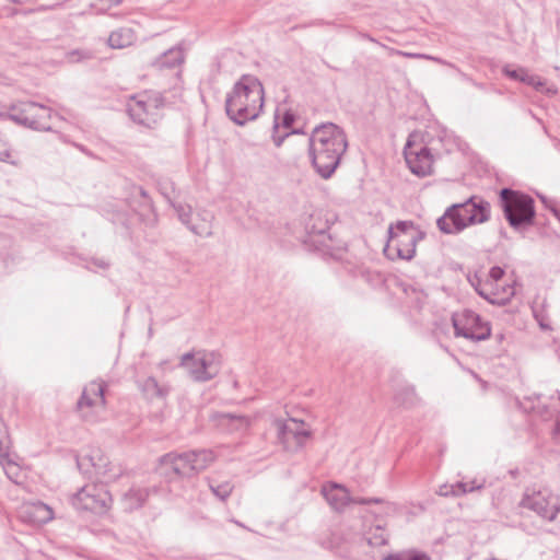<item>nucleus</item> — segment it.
I'll list each match as a JSON object with an SVG mask.
<instances>
[{"label":"nucleus","mask_w":560,"mask_h":560,"mask_svg":"<svg viewBox=\"0 0 560 560\" xmlns=\"http://www.w3.org/2000/svg\"><path fill=\"white\" fill-rule=\"evenodd\" d=\"M217 419L221 423H226L231 430L234 431H245L250 427V419L245 416H235L232 413H223L218 416L212 415V421Z\"/></svg>","instance_id":"28"},{"label":"nucleus","mask_w":560,"mask_h":560,"mask_svg":"<svg viewBox=\"0 0 560 560\" xmlns=\"http://www.w3.org/2000/svg\"><path fill=\"white\" fill-rule=\"evenodd\" d=\"M330 229L327 214L323 211H314L305 221L307 242L323 252L340 249L341 245L335 244Z\"/></svg>","instance_id":"11"},{"label":"nucleus","mask_w":560,"mask_h":560,"mask_svg":"<svg viewBox=\"0 0 560 560\" xmlns=\"http://www.w3.org/2000/svg\"><path fill=\"white\" fill-rule=\"evenodd\" d=\"M281 142H282L281 139L276 140V145L279 147L281 144Z\"/></svg>","instance_id":"44"},{"label":"nucleus","mask_w":560,"mask_h":560,"mask_svg":"<svg viewBox=\"0 0 560 560\" xmlns=\"http://www.w3.org/2000/svg\"><path fill=\"white\" fill-rule=\"evenodd\" d=\"M404 155L412 174L419 177L432 174L433 155L427 147H415L411 140L408 139L404 149Z\"/></svg>","instance_id":"15"},{"label":"nucleus","mask_w":560,"mask_h":560,"mask_svg":"<svg viewBox=\"0 0 560 560\" xmlns=\"http://www.w3.org/2000/svg\"><path fill=\"white\" fill-rule=\"evenodd\" d=\"M101 268H107L108 264H106L105 261H100L97 264Z\"/></svg>","instance_id":"42"},{"label":"nucleus","mask_w":560,"mask_h":560,"mask_svg":"<svg viewBox=\"0 0 560 560\" xmlns=\"http://www.w3.org/2000/svg\"><path fill=\"white\" fill-rule=\"evenodd\" d=\"M148 497V489L132 487L128 492L124 494L125 506L130 511L139 509L143 505Z\"/></svg>","instance_id":"27"},{"label":"nucleus","mask_w":560,"mask_h":560,"mask_svg":"<svg viewBox=\"0 0 560 560\" xmlns=\"http://www.w3.org/2000/svg\"><path fill=\"white\" fill-rule=\"evenodd\" d=\"M9 435L3 420L0 418V458L8 456Z\"/></svg>","instance_id":"34"},{"label":"nucleus","mask_w":560,"mask_h":560,"mask_svg":"<svg viewBox=\"0 0 560 560\" xmlns=\"http://www.w3.org/2000/svg\"><path fill=\"white\" fill-rule=\"evenodd\" d=\"M105 384L102 382H91L88 384L78 400L77 407L78 410L82 412V417L85 420L92 421L93 416L90 412L84 411L85 408L93 409L94 411H100L105 408Z\"/></svg>","instance_id":"17"},{"label":"nucleus","mask_w":560,"mask_h":560,"mask_svg":"<svg viewBox=\"0 0 560 560\" xmlns=\"http://www.w3.org/2000/svg\"><path fill=\"white\" fill-rule=\"evenodd\" d=\"M264 105V88L258 79L244 75L225 100V112L237 125L256 119Z\"/></svg>","instance_id":"2"},{"label":"nucleus","mask_w":560,"mask_h":560,"mask_svg":"<svg viewBox=\"0 0 560 560\" xmlns=\"http://www.w3.org/2000/svg\"><path fill=\"white\" fill-rule=\"evenodd\" d=\"M360 540L372 548L385 546L388 540V534L383 522L377 520L375 525L365 528Z\"/></svg>","instance_id":"21"},{"label":"nucleus","mask_w":560,"mask_h":560,"mask_svg":"<svg viewBox=\"0 0 560 560\" xmlns=\"http://www.w3.org/2000/svg\"><path fill=\"white\" fill-rule=\"evenodd\" d=\"M178 219L187 225V228L199 236L210 235V221L200 213H192L190 206L178 203L173 206Z\"/></svg>","instance_id":"18"},{"label":"nucleus","mask_w":560,"mask_h":560,"mask_svg":"<svg viewBox=\"0 0 560 560\" xmlns=\"http://www.w3.org/2000/svg\"><path fill=\"white\" fill-rule=\"evenodd\" d=\"M12 153L8 143L0 138V161L8 162Z\"/></svg>","instance_id":"37"},{"label":"nucleus","mask_w":560,"mask_h":560,"mask_svg":"<svg viewBox=\"0 0 560 560\" xmlns=\"http://www.w3.org/2000/svg\"><path fill=\"white\" fill-rule=\"evenodd\" d=\"M8 117L16 124L34 130L50 131L52 129L50 125L52 119L51 109L35 102H22L12 105L8 112Z\"/></svg>","instance_id":"7"},{"label":"nucleus","mask_w":560,"mask_h":560,"mask_svg":"<svg viewBox=\"0 0 560 560\" xmlns=\"http://www.w3.org/2000/svg\"><path fill=\"white\" fill-rule=\"evenodd\" d=\"M504 217L513 229L530 225L535 219L534 199L521 191L503 188L499 197Z\"/></svg>","instance_id":"6"},{"label":"nucleus","mask_w":560,"mask_h":560,"mask_svg":"<svg viewBox=\"0 0 560 560\" xmlns=\"http://www.w3.org/2000/svg\"><path fill=\"white\" fill-rule=\"evenodd\" d=\"M278 440L285 450L295 452L303 447L311 438V430L306 423L298 419H289L287 421L277 420Z\"/></svg>","instance_id":"14"},{"label":"nucleus","mask_w":560,"mask_h":560,"mask_svg":"<svg viewBox=\"0 0 560 560\" xmlns=\"http://www.w3.org/2000/svg\"><path fill=\"white\" fill-rule=\"evenodd\" d=\"M423 237L424 233L412 221H397L388 228L384 254L392 260H411L416 255L417 244Z\"/></svg>","instance_id":"4"},{"label":"nucleus","mask_w":560,"mask_h":560,"mask_svg":"<svg viewBox=\"0 0 560 560\" xmlns=\"http://www.w3.org/2000/svg\"><path fill=\"white\" fill-rule=\"evenodd\" d=\"M180 366L197 382L208 380L207 360L205 352L185 353L180 360Z\"/></svg>","instance_id":"20"},{"label":"nucleus","mask_w":560,"mask_h":560,"mask_svg":"<svg viewBox=\"0 0 560 560\" xmlns=\"http://www.w3.org/2000/svg\"><path fill=\"white\" fill-rule=\"evenodd\" d=\"M210 452L207 450L191 451L182 454L168 453L159 460L158 470L160 475L174 479L190 476L208 467Z\"/></svg>","instance_id":"5"},{"label":"nucleus","mask_w":560,"mask_h":560,"mask_svg":"<svg viewBox=\"0 0 560 560\" xmlns=\"http://www.w3.org/2000/svg\"><path fill=\"white\" fill-rule=\"evenodd\" d=\"M383 560H430V558L416 551H402L398 553L388 555Z\"/></svg>","instance_id":"33"},{"label":"nucleus","mask_w":560,"mask_h":560,"mask_svg":"<svg viewBox=\"0 0 560 560\" xmlns=\"http://www.w3.org/2000/svg\"><path fill=\"white\" fill-rule=\"evenodd\" d=\"M347 149L346 132L332 122L316 126L308 139V154L312 165L324 179L331 177Z\"/></svg>","instance_id":"1"},{"label":"nucleus","mask_w":560,"mask_h":560,"mask_svg":"<svg viewBox=\"0 0 560 560\" xmlns=\"http://www.w3.org/2000/svg\"><path fill=\"white\" fill-rule=\"evenodd\" d=\"M350 503H355V504H370V503L385 504V502L382 499H378V498H372V499L352 498Z\"/></svg>","instance_id":"38"},{"label":"nucleus","mask_w":560,"mask_h":560,"mask_svg":"<svg viewBox=\"0 0 560 560\" xmlns=\"http://www.w3.org/2000/svg\"><path fill=\"white\" fill-rule=\"evenodd\" d=\"M162 105L163 103L158 96L141 93L130 98L127 112L135 122L151 127L158 121Z\"/></svg>","instance_id":"13"},{"label":"nucleus","mask_w":560,"mask_h":560,"mask_svg":"<svg viewBox=\"0 0 560 560\" xmlns=\"http://www.w3.org/2000/svg\"><path fill=\"white\" fill-rule=\"evenodd\" d=\"M469 281L477 293L492 304H504L514 295L513 287H508L504 289V296L500 298L492 291L487 290L486 285L481 283L477 276H475L472 279L470 278Z\"/></svg>","instance_id":"22"},{"label":"nucleus","mask_w":560,"mask_h":560,"mask_svg":"<svg viewBox=\"0 0 560 560\" xmlns=\"http://www.w3.org/2000/svg\"><path fill=\"white\" fill-rule=\"evenodd\" d=\"M503 275H504V270L499 266L492 267L489 271V278L494 282L501 280Z\"/></svg>","instance_id":"39"},{"label":"nucleus","mask_w":560,"mask_h":560,"mask_svg":"<svg viewBox=\"0 0 560 560\" xmlns=\"http://www.w3.org/2000/svg\"><path fill=\"white\" fill-rule=\"evenodd\" d=\"M525 68L511 69L510 66H504L502 72L512 80L520 81Z\"/></svg>","instance_id":"36"},{"label":"nucleus","mask_w":560,"mask_h":560,"mask_svg":"<svg viewBox=\"0 0 560 560\" xmlns=\"http://www.w3.org/2000/svg\"><path fill=\"white\" fill-rule=\"evenodd\" d=\"M212 388H215L217 396L225 399L237 387V381L230 366L223 363L220 354L212 352Z\"/></svg>","instance_id":"16"},{"label":"nucleus","mask_w":560,"mask_h":560,"mask_svg":"<svg viewBox=\"0 0 560 560\" xmlns=\"http://www.w3.org/2000/svg\"><path fill=\"white\" fill-rule=\"evenodd\" d=\"M359 36L361 38H363V39H366V40H369L371 43H375V44L380 45L381 47L387 49L389 55H398V56H404V57H407V58H428V59H433L432 57H429L427 55L405 52V51H401V50H397L395 48L386 47L385 45L378 43L375 38H373L372 36H370L369 34H365V33H361Z\"/></svg>","instance_id":"31"},{"label":"nucleus","mask_w":560,"mask_h":560,"mask_svg":"<svg viewBox=\"0 0 560 560\" xmlns=\"http://www.w3.org/2000/svg\"><path fill=\"white\" fill-rule=\"evenodd\" d=\"M78 469L89 478H95L97 482L107 483L115 480L119 469H114L108 457L98 448L91 450L88 454L77 457Z\"/></svg>","instance_id":"10"},{"label":"nucleus","mask_w":560,"mask_h":560,"mask_svg":"<svg viewBox=\"0 0 560 560\" xmlns=\"http://www.w3.org/2000/svg\"><path fill=\"white\" fill-rule=\"evenodd\" d=\"M25 512L30 520L36 524H46L54 518L52 509L40 501L26 505Z\"/></svg>","instance_id":"24"},{"label":"nucleus","mask_w":560,"mask_h":560,"mask_svg":"<svg viewBox=\"0 0 560 560\" xmlns=\"http://www.w3.org/2000/svg\"><path fill=\"white\" fill-rule=\"evenodd\" d=\"M521 82L533 86L536 91L542 92L548 96H553L558 93L555 85L546 86V82L538 75L530 74L526 69L524 70Z\"/></svg>","instance_id":"29"},{"label":"nucleus","mask_w":560,"mask_h":560,"mask_svg":"<svg viewBox=\"0 0 560 560\" xmlns=\"http://www.w3.org/2000/svg\"><path fill=\"white\" fill-rule=\"evenodd\" d=\"M396 399L401 405H405L407 407H410L415 405L418 400V397L416 395L415 387L411 385H406L400 393L396 395Z\"/></svg>","instance_id":"32"},{"label":"nucleus","mask_w":560,"mask_h":560,"mask_svg":"<svg viewBox=\"0 0 560 560\" xmlns=\"http://www.w3.org/2000/svg\"><path fill=\"white\" fill-rule=\"evenodd\" d=\"M322 494L330 508L337 512L343 511L352 500L349 490L345 486L336 482L325 483L322 487Z\"/></svg>","instance_id":"19"},{"label":"nucleus","mask_w":560,"mask_h":560,"mask_svg":"<svg viewBox=\"0 0 560 560\" xmlns=\"http://www.w3.org/2000/svg\"><path fill=\"white\" fill-rule=\"evenodd\" d=\"M137 39L136 33L130 27H120L113 31L108 36V45L114 49H121L131 46Z\"/></svg>","instance_id":"23"},{"label":"nucleus","mask_w":560,"mask_h":560,"mask_svg":"<svg viewBox=\"0 0 560 560\" xmlns=\"http://www.w3.org/2000/svg\"><path fill=\"white\" fill-rule=\"evenodd\" d=\"M184 61V52L178 47H173L161 55L153 63L159 70L174 69Z\"/></svg>","instance_id":"25"},{"label":"nucleus","mask_w":560,"mask_h":560,"mask_svg":"<svg viewBox=\"0 0 560 560\" xmlns=\"http://www.w3.org/2000/svg\"><path fill=\"white\" fill-rule=\"evenodd\" d=\"M59 7H61V3H56V4H52V5H49V7L42 5L38 9H36L35 11L54 10V9L59 8Z\"/></svg>","instance_id":"40"},{"label":"nucleus","mask_w":560,"mask_h":560,"mask_svg":"<svg viewBox=\"0 0 560 560\" xmlns=\"http://www.w3.org/2000/svg\"><path fill=\"white\" fill-rule=\"evenodd\" d=\"M520 506L528 509L541 518L552 522L560 513V495L549 488H526Z\"/></svg>","instance_id":"8"},{"label":"nucleus","mask_w":560,"mask_h":560,"mask_svg":"<svg viewBox=\"0 0 560 560\" xmlns=\"http://www.w3.org/2000/svg\"><path fill=\"white\" fill-rule=\"evenodd\" d=\"M556 431L560 434V419L557 421Z\"/></svg>","instance_id":"43"},{"label":"nucleus","mask_w":560,"mask_h":560,"mask_svg":"<svg viewBox=\"0 0 560 560\" xmlns=\"http://www.w3.org/2000/svg\"><path fill=\"white\" fill-rule=\"evenodd\" d=\"M234 486L230 481H225L215 488L212 487V494H214L221 501H225L226 498L231 494Z\"/></svg>","instance_id":"35"},{"label":"nucleus","mask_w":560,"mask_h":560,"mask_svg":"<svg viewBox=\"0 0 560 560\" xmlns=\"http://www.w3.org/2000/svg\"><path fill=\"white\" fill-rule=\"evenodd\" d=\"M112 503V495L104 483L92 482L71 495V504L77 510L104 513Z\"/></svg>","instance_id":"9"},{"label":"nucleus","mask_w":560,"mask_h":560,"mask_svg":"<svg viewBox=\"0 0 560 560\" xmlns=\"http://www.w3.org/2000/svg\"><path fill=\"white\" fill-rule=\"evenodd\" d=\"M110 4L117 5L121 2V0H108Z\"/></svg>","instance_id":"41"},{"label":"nucleus","mask_w":560,"mask_h":560,"mask_svg":"<svg viewBox=\"0 0 560 560\" xmlns=\"http://www.w3.org/2000/svg\"><path fill=\"white\" fill-rule=\"evenodd\" d=\"M483 486H485V480L479 481L477 479H474L469 482L458 481L455 485L442 486L440 488L439 493L441 495H445V497L450 495V494L460 495V494H465L467 492H472L475 490H479V489L483 488Z\"/></svg>","instance_id":"26"},{"label":"nucleus","mask_w":560,"mask_h":560,"mask_svg":"<svg viewBox=\"0 0 560 560\" xmlns=\"http://www.w3.org/2000/svg\"><path fill=\"white\" fill-rule=\"evenodd\" d=\"M141 389L143 392V394L152 399V398H155V397H164L166 395V392L164 390L163 387H161L158 383V381L154 378V377H147L142 385H141Z\"/></svg>","instance_id":"30"},{"label":"nucleus","mask_w":560,"mask_h":560,"mask_svg":"<svg viewBox=\"0 0 560 560\" xmlns=\"http://www.w3.org/2000/svg\"><path fill=\"white\" fill-rule=\"evenodd\" d=\"M490 203L481 197L472 196L465 202L450 206L436 220L444 234H458L469 225L482 224L490 219Z\"/></svg>","instance_id":"3"},{"label":"nucleus","mask_w":560,"mask_h":560,"mask_svg":"<svg viewBox=\"0 0 560 560\" xmlns=\"http://www.w3.org/2000/svg\"><path fill=\"white\" fill-rule=\"evenodd\" d=\"M452 323L456 337L481 341L488 339L491 335L489 324L483 322L477 313L470 310L454 313Z\"/></svg>","instance_id":"12"}]
</instances>
